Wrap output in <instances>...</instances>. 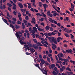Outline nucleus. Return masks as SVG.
<instances>
[{
    "label": "nucleus",
    "instance_id": "1",
    "mask_svg": "<svg viewBox=\"0 0 75 75\" xmlns=\"http://www.w3.org/2000/svg\"><path fill=\"white\" fill-rule=\"evenodd\" d=\"M35 67H38V68H39V69H40V70L42 72L43 74H45V75H48L47 74L48 70H47L46 69H45L44 68H43L42 69H41V68L39 66V64H35Z\"/></svg>",
    "mask_w": 75,
    "mask_h": 75
},
{
    "label": "nucleus",
    "instance_id": "2",
    "mask_svg": "<svg viewBox=\"0 0 75 75\" xmlns=\"http://www.w3.org/2000/svg\"><path fill=\"white\" fill-rule=\"evenodd\" d=\"M27 44L29 46V48H31L32 47H33V48H34L35 50H38V46H37L35 44L33 45H32V44H30V42H27Z\"/></svg>",
    "mask_w": 75,
    "mask_h": 75
},
{
    "label": "nucleus",
    "instance_id": "3",
    "mask_svg": "<svg viewBox=\"0 0 75 75\" xmlns=\"http://www.w3.org/2000/svg\"><path fill=\"white\" fill-rule=\"evenodd\" d=\"M48 39H49V41H51L52 42H54V44L55 45L57 44V41L56 38L55 39V38L54 37H50L48 38Z\"/></svg>",
    "mask_w": 75,
    "mask_h": 75
},
{
    "label": "nucleus",
    "instance_id": "4",
    "mask_svg": "<svg viewBox=\"0 0 75 75\" xmlns=\"http://www.w3.org/2000/svg\"><path fill=\"white\" fill-rule=\"evenodd\" d=\"M19 34L21 35H20ZM15 35L16 37L18 39L20 40V38L22 37V33H21V32L19 31L18 32L16 33Z\"/></svg>",
    "mask_w": 75,
    "mask_h": 75
},
{
    "label": "nucleus",
    "instance_id": "5",
    "mask_svg": "<svg viewBox=\"0 0 75 75\" xmlns=\"http://www.w3.org/2000/svg\"><path fill=\"white\" fill-rule=\"evenodd\" d=\"M56 34L57 33H55L54 32H52L51 33H48V35L49 37H51L52 35H55V34Z\"/></svg>",
    "mask_w": 75,
    "mask_h": 75
},
{
    "label": "nucleus",
    "instance_id": "6",
    "mask_svg": "<svg viewBox=\"0 0 75 75\" xmlns=\"http://www.w3.org/2000/svg\"><path fill=\"white\" fill-rule=\"evenodd\" d=\"M47 16H48L49 17H52L53 16V15H52V14H51L50 13V11H49L47 12Z\"/></svg>",
    "mask_w": 75,
    "mask_h": 75
},
{
    "label": "nucleus",
    "instance_id": "7",
    "mask_svg": "<svg viewBox=\"0 0 75 75\" xmlns=\"http://www.w3.org/2000/svg\"><path fill=\"white\" fill-rule=\"evenodd\" d=\"M13 7H12V9L13 10H14L16 11V9L17 8V5H16V4L14 3H13Z\"/></svg>",
    "mask_w": 75,
    "mask_h": 75
},
{
    "label": "nucleus",
    "instance_id": "8",
    "mask_svg": "<svg viewBox=\"0 0 75 75\" xmlns=\"http://www.w3.org/2000/svg\"><path fill=\"white\" fill-rule=\"evenodd\" d=\"M2 20L6 23L7 24V25H9V24L8 23V21H7L6 20V19H5L4 18H2Z\"/></svg>",
    "mask_w": 75,
    "mask_h": 75
},
{
    "label": "nucleus",
    "instance_id": "9",
    "mask_svg": "<svg viewBox=\"0 0 75 75\" xmlns=\"http://www.w3.org/2000/svg\"><path fill=\"white\" fill-rule=\"evenodd\" d=\"M65 69V67L64 66L62 68H60V70L61 72H63Z\"/></svg>",
    "mask_w": 75,
    "mask_h": 75
},
{
    "label": "nucleus",
    "instance_id": "10",
    "mask_svg": "<svg viewBox=\"0 0 75 75\" xmlns=\"http://www.w3.org/2000/svg\"><path fill=\"white\" fill-rule=\"evenodd\" d=\"M26 4H28V8H32V6H31V3H26Z\"/></svg>",
    "mask_w": 75,
    "mask_h": 75
},
{
    "label": "nucleus",
    "instance_id": "11",
    "mask_svg": "<svg viewBox=\"0 0 75 75\" xmlns=\"http://www.w3.org/2000/svg\"><path fill=\"white\" fill-rule=\"evenodd\" d=\"M18 4L20 8H23V5L22 4H21V3H18Z\"/></svg>",
    "mask_w": 75,
    "mask_h": 75
},
{
    "label": "nucleus",
    "instance_id": "12",
    "mask_svg": "<svg viewBox=\"0 0 75 75\" xmlns=\"http://www.w3.org/2000/svg\"><path fill=\"white\" fill-rule=\"evenodd\" d=\"M20 43L21 45H23L24 44L26 45V42L23 41L22 40H20Z\"/></svg>",
    "mask_w": 75,
    "mask_h": 75
},
{
    "label": "nucleus",
    "instance_id": "13",
    "mask_svg": "<svg viewBox=\"0 0 75 75\" xmlns=\"http://www.w3.org/2000/svg\"><path fill=\"white\" fill-rule=\"evenodd\" d=\"M63 38H61L60 37H59L58 38H57V42H60V40H62Z\"/></svg>",
    "mask_w": 75,
    "mask_h": 75
},
{
    "label": "nucleus",
    "instance_id": "14",
    "mask_svg": "<svg viewBox=\"0 0 75 75\" xmlns=\"http://www.w3.org/2000/svg\"><path fill=\"white\" fill-rule=\"evenodd\" d=\"M66 52L67 53H70V52H72V50L71 49L67 50H66Z\"/></svg>",
    "mask_w": 75,
    "mask_h": 75
},
{
    "label": "nucleus",
    "instance_id": "15",
    "mask_svg": "<svg viewBox=\"0 0 75 75\" xmlns=\"http://www.w3.org/2000/svg\"><path fill=\"white\" fill-rule=\"evenodd\" d=\"M60 56L61 57H64V55H63V54L62 53H60L57 56L58 57Z\"/></svg>",
    "mask_w": 75,
    "mask_h": 75
},
{
    "label": "nucleus",
    "instance_id": "16",
    "mask_svg": "<svg viewBox=\"0 0 75 75\" xmlns=\"http://www.w3.org/2000/svg\"><path fill=\"white\" fill-rule=\"evenodd\" d=\"M30 50L31 54H33V52L35 51V50H34L33 48H30Z\"/></svg>",
    "mask_w": 75,
    "mask_h": 75
},
{
    "label": "nucleus",
    "instance_id": "17",
    "mask_svg": "<svg viewBox=\"0 0 75 75\" xmlns=\"http://www.w3.org/2000/svg\"><path fill=\"white\" fill-rule=\"evenodd\" d=\"M50 27L49 26L47 25L45 27V29L46 30H50Z\"/></svg>",
    "mask_w": 75,
    "mask_h": 75
},
{
    "label": "nucleus",
    "instance_id": "18",
    "mask_svg": "<svg viewBox=\"0 0 75 75\" xmlns=\"http://www.w3.org/2000/svg\"><path fill=\"white\" fill-rule=\"evenodd\" d=\"M15 27L16 29H18L19 28H20V27L19 25H15Z\"/></svg>",
    "mask_w": 75,
    "mask_h": 75
},
{
    "label": "nucleus",
    "instance_id": "19",
    "mask_svg": "<svg viewBox=\"0 0 75 75\" xmlns=\"http://www.w3.org/2000/svg\"><path fill=\"white\" fill-rule=\"evenodd\" d=\"M44 35L45 36L46 38H48V33H44Z\"/></svg>",
    "mask_w": 75,
    "mask_h": 75
},
{
    "label": "nucleus",
    "instance_id": "20",
    "mask_svg": "<svg viewBox=\"0 0 75 75\" xmlns=\"http://www.w3.org/2000/svg\"><path fill=\"white\" fill-rule=\"evenodd\" d=\"M43 5L44 8H46L47 7H48V5L46 4H43Z\"/></svg>",
    "mask_w": 75,
    "mask_h": 75
},
{
    "label": "nucleus",
    "instance_id": "21",
    "mask_svg": "<svg viewBox=\"0 0 75 75\" xmlns=\"http://www.w3.org/2000/svg\"><path fill=\"white\" fill-rule=\"evenodd\" d=\"M33 30L35 31L36 33H37V28L36 27H33Z\"/></svg>",
    "mask_w": 75,
    "mask_h": 75
},
{
    "label": "nucleus",
    "instance_id": "22",
    "mask_svg": "<svg viewBox=\"0 0 75 75\" xmlns=\"http://www.w3.org/2000/svg\"><path fill=\"white\" fill-rule=\"evenodd\" d=\"M50 67L52 69H53L55 67V66L54 64H52L50 65Z\"/></svg>",
    "mask_w": 75,
    "mask_h": 75
},
{
    "label": "nucleus",
    "instance_id": "23",
    "mask_svg": "<svg viewBox=\"0 0 75 75\" xmlns=\"http://www.w3.org/2000/svg\"><path fill=\"white\" fill-rule=\"evenodd\" d=\"M9 27H11V28H12L13 29H14L15 28L14 25H12V24H10Z\"/></svg>",
    "mask_w": 75,
    "mask_h": 75
},
{
    "label": "nucleus",
    "instance_id": "24",
    "mask_svg": "<svg viewBox=\"0 0 75 75\" xmlns=\"http://www.w3.org/2000/svg\"><path fill=\"white\" fill-rule=\"evenodd\" d=\"M36 45H37L38 46H42V44H41V43H40L39 42H38L36 43Z\"/></svg>",
    "mask_w": 75,
    "mask_h": 75
},
{
    "label": "nucleus",
    "instance_id": "25",
    "mask_svg": "<svg viewBox=\"0 0 75 75\" xmlns=\"http://www.w3.org/2000/svg\"><path fill=\"white\" fill-rule=\"evenodd\" d=\"M38 31H44V29L41 28H38Z\"/></svg>",
    "mask_w": 75,
    "mask_h": 75
},
{
    "label": "nucleus",
    "instance_id": "26",
    "mask_svg": "<svg viewBox=\"0 0 75 75\" xmlns=\"http://www.w3.org/2000/svg\"><path fill=\"white\" fill-rule=\"evenodd\" d=\"M64 35L67 37H68V38H69V37H70V36L67 33H64Z\"/></svg>",
    "mask_w": 75,
    "mask_h": 75
},
{
    "label": "nucleus",
    "instance_id": "27",
    "mask_svg": "<svg viewBox=\"0 0 75 75\" xmlns=\"http://www.w3.org/2000/svg\"><path fill=\"white\" fill-rule=\"evenodd\" d=\"M41 62L42 64H44V63L45 62V61L44 60H43V59H41Z\"/></svg>",
    "mask_w": 75,
    "mask_h": 75
},
{
    "label": "nucleus",
    "instance_id": "28",
    "mask_svg": "<svg viewBox=\"0 0 75 75\" xmlns=\"http://www.w3.org/2000/svg\"><path fill=\"white\" fill-rule=\"evenodd\" d=\"M22 25L23 27L22 28H23V29H24L25 28V25H24V23H22Z\"/></svg>",
    "mask_w": 75,
    "mask_h": 75
},
{
    "label": "nucleus",
    "instance_id": "29",
    "mask_svg": "<svg viewBox=\"0 0 75 75\" xmlns=\"http://www.w3.org/2000/svg\"><path fill=\"white\" fill-rule=\"evenodd\" d=\"M33 41L34 43H37V40H36V39H33Z\"/></svg>",
    "mask_w": 75,
    "mask_h": 75
},
{
    "label": "nucleus",
    "instance_id": "30",
    "mask_svg": "<svg viewBox=\"0 0 75 75\" xmlns=\"http://www.w3.org/2000/svg\"><path fill=\"white\" fill-rule=\"evenodd\" d=\"M49 21H50V22H51V23H53V21H54V20H53L52 19V18H49Z\"/></svg>",
    "mask_w": 75,
    "mask_h": 75
},
{
    "label": "nucleus",
    "instance_id": "31",
    "mask_svg": "<svg viewBox=\"0 0 75 75\" xmlns=\"http://www.w3.org/2000/svg\"><path fill=\"white\" fill-rule=\"evenodd\" d=\"M0 12H1V13H0V16H1V15L3 16H4V15L2 13V11L0 10Z\"/></svg>",
    "mask_w": 75,
    "mask_h": 75
},
{
    "label": "nucleus",
    "instance_id": "32",
    "mask_svg": "<svg viewBox=\"0 0 75 75\" xmlns=\"http://www.w3.org/2000/svg\"><path fill=\"white\" fill-rule=\"evenodd\" d=\"M66 70L67 71H68V70L69 71H71V69H70V68L69 67H68L66 69Z\"/></svg>",
    "mask_w": 75,
    "mask_h": 75
},
{
    "label": "nucleus",
    "instance_id": "33",
    "mask_svg": "<svg viewBox=\"0 0 75 75\" xmlns=\"http://www.w3.org/2000/svg\"><path fill=\"white\" fill-rule=\"evenodd\" d=\"M39 6L40 7H42V3L41 2H39Z\"/></svg>",
    "mask_w": 75,
    "mask_h": 75
},
{
    "label": "nucleus",
    "instance_id": "34",
    "mask_svg": "<svg viewBox=\"0 0 75 75\" xmlns=\"http://www.w3.org/2000/svg\"><path fill=\"white\" fill-rule=\"evenodd\" d=\"M47 61H48L49 62H51V60H50V59L49 58V57H47Z\"/></svg>",
    "mask_w": 75,
    "mask_h": 75
},
{
    "label": "nucleus",
    "instance_id": "35",
    "mask_svg": "<svg viewBox=\"0 0 75 75\" xmlns=\"http://www.w3.org/2000/svg\"><path fill=\"white\" fill-rule=\"evenodd\" d=\"M52 74L53 75H57V73L55 71H53L52 72Z\"/></svg>",
    "mask_w": 75,
    "mask_h": 75
},
{
    "label": "nucleus",
    "instance_id": "36",
    "mask_svg": "<svg viewBox=\"0 0 75 75\" xmlns=\"http://www.w3.org/2000/svg\"><path fill=\"white\" fill-rule=\"evenodd\" d=\"M71 8H72L73 9L74 8V5L72 4L71 3Z\"/></svg>",
    "mask_w": 75,
    "mask_h": 75
},
{
    "label": "nucleus",
    "instance_id": "37",
    "mask_svg": "<svg viewBox=\"0 0 75 75\" xmlns=\"http://www.w3.org/2000/svg\"><path fill=\"white\" fill-rule=\"evenodd\" d=\"M25 19L26 20H28L29 19V18H28V16H26L25 17Z\"/></svg>",
    "mask_w": 75,
    "mask_h": 75
},
{
    "label": "nucleus",
    "instance_id": "38",
    "mask_svg": "<svg viewBox=\"0 0 75 75\" xmlns=\"http://www.w3.org/2000/svg\"><path fill=\"white\" fill-rule=\"evenodd\" d=\"M52 45H53V47H54V48H57V46L54 44V43H52Z\"/></svg>",
    "mask_w": 75,
    "mask_h": 75
},
{
    "label": "nucleus",
    "instance_id": "39",
    "mask_svg": "<svg viewBox=\"0 0 75 75\" xmlns=\"http://www.w3.org/2000/svg\"><path fill=\"white\" fill-rule=\"evenodd\" d=\"M24 48H25V49H27V48H28V46L27 45H24Z\"/></svg>",
    "mask_w": 75,
    "mask_h": 75
},
{
    "label": "nucleus",
    "instance_id": "40",
    "mask_svg": "<svg viewBox=\"0 0 75 75\" xmlns=\"http://www.w3.org/2000/svg\"><path fill=\"white\" fill-rule=\"evenodd\" d=\"M35 2H33L31 4L32 5H33L34 7H36V5L35 4Z\"/></svg>",
    "mask_w": 75,
    "mask_h": 75
},
{
    "label": "nucleus",
    "instance_id": "41",
    "mask_svg": "<svg viewBox=\"0 0 75 75\" xmlns=\"http://www.w3.org/2000/svg\"><path fill=\"white\" fill-rule=\"evenodd\" d=\"M41 61V59H40V58H38V61L40 62V61Z\"/></svg>",
    "mask_w": 75,
    "mask_h": 75
},
{
    "label": "nucleus",
    "instance_id": "42",
    "mask_svg": "<svg viewBox=\"0 0 75 75\" xmlns=\"http://www.w3.org/2000/svg\"><path fill=\"white\" fill-rule=\"evenodd\" d=\"M54 71H56V72H57V68L55 67L53 69Z\"/></svg>",
    "mask_w": 75,
    "mask_h": 75
},
{
    "label": "nucleus",
    "instance_id": "43",
    "mask_svg": "<svg viewBox=\"0 0 75 75\" xmlns=\"http://www.w3.org/2000/svg\"><path fill=\"white\" fill-rule=\"evenodd\" d=\"M6 18H7V19H8V22H9V23H11V20H10V18H9L8 17H6Z\"/></svg>",
    "mask_w": 75,
    "mask_h": 75
},
{
    "label": "nucleus",
    "instance_id": "44",
    "mask_svg": "<svg viewBox=\"0 0 75 75\" xmlns=\"http://www.w3.org/2000/svg\"><path fill=\"white\" fill-rule=\"evenodd\" d=\"M8 5V6L9 7H11V6H12V5H11V4H9V3H7V5Z\"/></svg>",
    "mask_w": 75,
    "mask_h": 75
},
{
    "label": "nucleus",
    "instance_id": "45",
    "mask_svg": "<svg viewBox=\"0 0 75 75\" xmlns=\"http://www.w3.org/2000/svg\"><path fill=\"white\" fill-rule=\"evenodd\" d=\"M8 9L9 11H10L11 12V8H9L8 7Z\"/></svg>",
    "mask_w": 75,
    "mask_h": 75
},
{
    "label": "nucleus",
    "instance_id": "46",
    "mask_svg": "<svg viewBox=\"0 0 75 75\" xmlns=\"http://www.w3.org/2000/svg\"><path fill=\"white\" fill-rule=\"evenodd\" d=\"M35 32H35V30H32V34H34Z\"/></svg>",
    "mask_w": 75,
    "mask_h": 75
},
{
    "label": "nucleus",
    "instance_id": "47",
    "mask_svg": "<svg viewBox=\"0 0 75 75\" xmlns=\"http://www.w3.org/2000/svg\"><path fill=\"white\" fill-rule=\"evenodd\" d=\"M12 20H13V21H17V19H16V18H12Z\"/></svg>",
    "mask_w": 75,
    "mask_h": 75
},
{
    "label": "nucleus",
    "instance_id": "48",
    "mask_svg": "<svg viewBox=\"0 0 75 75\" xmlns=\"http://www.w3.org/2000/svg\"><path fill=\"white\" fill-rule=\"evenodd\" d=\"M53 23L54 24H57V22L56 21H55L54 20H53Z\"/></svg>",
    "mask_w": 75,
    "mask_h": 75
},
{
    "label": "nucleus",
    "instance_id": "49",
    "mask_svg": "<svg viewBox=\"0 0 75 75\" xmlns=\"http://www.w3.org/2000/svg\"><path fill=\"white\" fill-rule=\"evenodd\" d=\"M28 25L29 26V27H30L31 26H32V25L31 24V23H28Z\"/></svg>",
    "mask_w": 75,
    "mask_h": 75
},
{
    "label": "nucleus",
    "instance_id": "50",
    "mask_svg": "<svg viewBox=\"0 0 75 75\" xmlns=\"http://www.w3.org/2000/svg\"><path fill=\"white\" fill-rule=\"evenodd\" d=\"M27 35V38H30V33H28Z\"/></svg>",
    "mask_w": 75,
    "mask_h": 75
},
{
    "label": "nucleus",
    "instance_id": "51",
    "mask_svg": "<svg viewBox=\"0 0 75 75\" xmlns=\"http://www.w3.org/2000/svg\"><path fill=\"white\" fill-rule=\"evenodd\" d=\"M50 30L51 31H53V28L52 27H50Z\"/></svg>",
    "mask_w": 75,
    "mask_h": 75
},
{
    "label": "nucleus",
    "instance_id": "52",
    "mask_svg": "<svg viewBox=\"0 0 75 75\" xmlns=\"http://www.w3.org/2000/svg\"><path fill=\"white\" fill-rule=\"evenodd\" d=\"M24 37H23L22 38H20V39H21V40H23L24 41Z\"/></svg>",
    "mask_w": 75,
    "mask_h": 75
},
{
    "label": "nucleus",
    "instance_id": "53",
    "mask_svg": "<svg viewBox=\"0 0 75 75\" xmlns=\"http://www.w3.org/2000/svg\"><path fill=\"white\" fill-rule=\"evenodd\" d=\"M57 63H59V64H62V62L60 61H58L57 62Z\"/></svg>",
    "mask_w": 75,
    "mask_h": 75
},
{
    "label": "nucleus",
    "instance_id": "54",
    "mask_svg": "<svg viewBox=\"0 0 75 75\" xmlns=\"http://www.w3.org/2000/svg\"><path fill=\"white\" fill-rule=\"evenodd\" d=\"M51 27H55V25L53 24H51Z\"/></svg>",
    "mask_w": 75,
    "mask_h": 75
},
{
    "label": "nucleus",
    "instance_id": "55",
    "mask_svg": "<svg viewBox=\"0 0 75 75\" xmlns=\"http://www.w3.org/2000/svg\"><path fill=\"white\" fill-rule=\"evenodd\" d=\"M13 14L15 16H16L17 15V13H16V11H14L13 12Z\"/></svg>",
    "mask_w": 75,
    "mask_h": 75
},
{
    "label": "nucleus",
    "instance_id": "56",
    "mask_svg": "<svg viewBox=\"0 0 75 75\" xmlns=\"http://www.w3.org/2000/svg\"><path fill=\"white\" fill-rule=\"evenodd\" d=\"M7 17H10V15H9V12H7Z\"/></svg>",
    "mask_w": 75,
    "mask_h": 75
},
{
    "label": "nucleus",
    "instance_id": "57",
    "mask_svg": "<svg viewBox=\"0 0 75 75\" xmlns=\"http://www.w3.org/2000/svg\"><path fill=\"white\" fill-rule=\"evenodd\" d=\"M69 30L68 29H67L66 31H65V32H67V33H69Z\"/></svg>",
    "mask_w": 75,
    "mask_h": 75
},
{
    "label": "nucleus",
    "instance_id": "58",
    "mask_svg": "<svg viewBox=\"0 0 75 75\" xmlns=\"http://www.w3.org/2000/svg\"><path fill=\"white\" fill-rule=\"evenodd\" d=\"M17 22L18 24H21V22L20 21H18Z\"/></svg>",
    "mask_w": 75,
    "mask_h": 75
},
{
    "label": "nucleus",
    "instance_id": "59",
    "mask_svg": "<svg viewBox=\"0 0 75 75\" xmlns=\"http://www.w3.org/2000/svg\"><path fill=\"white\" fill-rule=\"evenodd\" d=\"M24 7H26V8H27V4H23Z\"/></svg>",
    "mask_w": 75,
    "mask_h": 75
},
{
    "label": "nucleus",
    "instance_id": "60",
    "mask_svg": "<svg viewBox=\"0 0 75 75\" xmlns=\"http://www.w3.org/2000/svg\"><path fill=\"white\" fill-rule=\"evenodd\" d=\"M32 21H35V19L34 17H33L32 19Z\"/></svg>",
    "mask_w": 75,
    "mask_h": 75
},
{
    "label": "nucleus",
    "instance_id": "61",
    "mask_svg": "<svg viewBox=\"0 0 75 75\" xmlns=\"http://www.w3.org/2000/svg\"><path fill=\"white\" fill-rule=\"evenodd\" d=\"M31 23H32L33 24H35V21H31Z\"/></svg>",
    "mask_w": 75,
    "mask_h": 75
},
{
    "label": "nucleus",
    "instance_id": "62",
    "mask_svg": "<svg viewBox=\"0 0 75 75\" xmlns=\"http://www.w3.org/2000/svg\"><path fill=\"white\" fill-rule=\"evenodd\" d=\"M69 19V17H67L66 18V20H67V21H68V20Z\"/></svg>",
    "mask_w": 75,
    "mask_h": 75
},
{
    "label": "nucleus",
    "instance_id": "63",
    "mask_svg": "<svg viewBox=\"0 0 75 75\" xmlns=\"http://www.w3.org/2000/svg\"><path fill=\"white\" fill-rule=\"evenodd\" d=\"M43 55L44 56L43 57V58L45 59V58H47V57H46V56H47V55Z\"/></svg>",
    "mask_w": 75,
    "mask_h": 75
},
{
    "label": "nucleus",
    "instance_id": "64",
    "mask_svg": "<svg viewBox=\"0 0 75 75\" xmlns=\"http://www.w3.org/2000/svg\"><path fill=\"white\" fill-rule=\"evenodd\" d=\"M70 35L71 36V38H74V35H73L72 34H70Z\"/></svg>",
    "mask_w": 75,
    "mask_h": 75
}]
</instances>
